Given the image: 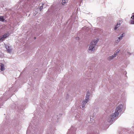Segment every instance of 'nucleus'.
I'll list each match as a JSON object with an SVG mask.
<instances>
[{"label":"nucleus","instance_id":"1","mask_svg":"<svg viewBox=\"0 0 134 134\" xmlns=\"http://www.w3.org/2000/svg\"><path fill=\"white\" fill-rule=\"evenodd\" d=\"M98 42V40H92L90 44V45L89 47L88 51L89 52H90L91 51H94L95 50V47L97 43Z\"/></svg>","mask_w":134,"mask_h":134},{"label":"nucleus","instance_id":"2","mask_svg":"<svg viewBox=\"0 0 134 134\" xmlns=\"http://www.w3.org/2000/svg\"><path fill=\"white\" fill-rule=\"evenodd\" d=\"M118 113L117 112H115L114 114H112L108 119V122H110L111 121H112L113 119L117 118L118 116Z\"/></svg>","mask_w":134,"mask_h":134},{"label":"nucleus","instance_id":"3","mask_svg":"<svg viewBox=\"0 0 134 134\" xmlns=\"http://www.w3.org/2000/svg\"><path fill=\"white\" fill-rule=\"evenodd\" d=\"M90 92L89 91H88L87 92V93L86 94V101H83L82 102V108H83L85 107V104L87 102H88L89 100V96H90Z\"/></svg>","mask_w":134,"mask_h":134},{"label":"nucleus","instance_id":"4","mask_svg":"<svg viewBox=\"0 0 134 134\" xmlns=\"http://www.w3.org/2000/svg\"><path fill=\"white\" fill-rule=\"evenodd\" d=\"M122 107V106L121 105H118L116 108L115 112L118 113V114L119 115V113L121 111Z\"/></svg>","mask_w":134,"mask_h":134},{"label":"nucleus","instance_id":"5","mask_svg":"<svg viewBox=\"0 0 134 134\" xmlns=\"http://www.w3.org/2000/svg\"><path fill=\"white\" fill-rule=\"evenodd\" d=\"M120 50L119 49H118L116 51V54H114L113 55L111 56H110L108 58L109 60H110L113 59L114 58L116 57V56L119 52Z\"/></svg>","mask_w":134,"mask_h":134},{"label":"nucleus","instance_id":"6","mask_svg":"<svg viewBox=\"0 0 134 134\" xmlns=\"http://www.w3.org/2000/svg\"><path fill=\"white\" fill-rule=\"evenodd\" d=\"M122 22V20H120L119 22H118L117 23V24L116 25V26L115 27L114 29L116 30L118 27H119L120 26V24H121Z\"/></svg>","mask_w":134,"mask_h":134},{"label":"nucleus","instance_id":"7","mask_svg":"<svg viewBox=\"0 0 134 134\" xmlns=\"http://www.w3.org/2000/svg\"><path fill=\"white\" fill-rule=\"evenodd\" d=\"M5 48L6 49L8 52V53H10L11 52L12 49L10 47L8 46H5Z\"/></svg>","mask_w":134,"mask_h":134},{"label":"nucleus","instance_id":"8","mask_svg":"<svg viewBox=\"0 0 134 134\" xmlns=\"http://www.w3.org/2000/svg\"><path fill=\"white\" fill-rule=\"evenodd\" d=\"M131 24H134V13L131 18Z\"/></svg>","mask_w":134,"mask_h":134},{"label":"nucleus","instance_id":"9","mask_svg":"<svg viewBox=\"0 0 134 134\" xmlns=\"http://www.w3.org/2000/svg\"><path fill=\"white\" fill-rule=\"evenodd\" d=\"M9 35V34L8 33H6L5 34L3 35V36L4 38H6L8 37Z\"/></svg>","mask_w":134,"mask_h":134},{"label":"nucleus","instance_id":"10","mask_svg":"<svg viewBox=\"0 0 134 134\" xmlns=\"http://www.w3.org/2000/svg\"><path fill=\"white\" fill-rule=\"evenodd\" d=\"M68 1V0H62V3L63 5H64Z\"/></svg>","mask_w":134,"mask_h":134},{"label":"nucleus","instance_id":"11","mask_svg":"<svg viewBox=\"0 0 134 134\" xmlns=\"http://www.w3.org/2000/svg\"><path fill=\"white\" fill-rule=\"evenodd\" d=\"M4 67L3 64H1V70L2 71L4 70Z\"/></svg>","mask_w":134,"mask_h":134},{"label":"nucleus","instance_id":"12","mask_svg":"<svg viewBox=\"0 0 134 134\" xmlns=\"http://www.w3.org/2000/svg\"><path fill=\"white\" fill-rule=\"evenodd\" d=\"M4 19L3 17L2 16H0V21H4Z\"/></svg>","mask_w":134,"mask_h":134},{"label":"nucleus","instance_id":"13","mask_svg":"<svg viewBox=\"0 0 134 134\" xmlns=\"http://www.w3.org/2000/svg\"><path fill=\"white\" fill-rule=\"evenodd\" d=\"M121 36H120L118 37V39H119V41L118 42H119L120 41V40L122 38V37H123L124 34H122L121 35Z\"/></svg>","mask_w":134,"mask_h":134},{"label":"nucleus","instance_id":"14","mask_svg":"<svg viewBox=\"0 0 134 134\" xmlns=\"http://www.w3.org/2000/svg\"><path fill=\"white\" fill-rule=\"evenodd\" d=\"M4 38L3 36L0 37V41H3L4 40Z\"/></svg>","mask_w":134,"mask_h":134},{"label":"nucleus","instance_id":"15","mask_svg":"<svg viewBox=\"0 0 134 134\" xmlns=\"http://www.w3.org/2000/svg\"><path fill=\"white\" fill-rule=\"evenodd\" d=\"M44 4H42V5L40 7V11H41V10H42V9H43V5H44Z\"/></svg>","mask_w":134,"mask_h":134},{"label":"nucleus","instance_id":"16","mask_svg":"<svg viewBox=\"0 0 134 134\" xmlns=\"http://www.w3.org/2000/svg\"><path fill=\"white\" fill-rule=\"evenodd\" d=\"M79 38L78 37H77L76 38V39H79Z\"/></svg>","mask_w":134,"mask_h":134}]
</instances>
